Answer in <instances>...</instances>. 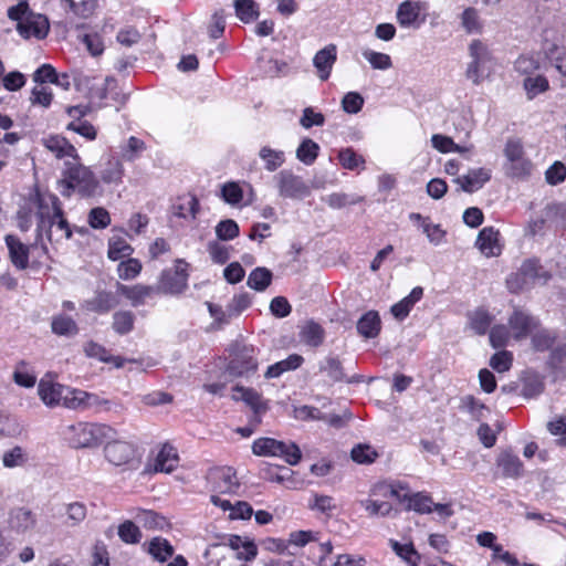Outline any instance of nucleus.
Segmentation results:
<instances>
[{"instance_id": "11", "label": "nucleus", "mask_w": 566, "mask_h": 566, "mask_svg": "<svg viewBox=\"0 0 566 566\" xmlns=\"http://www.w3.org/2000/svg\"><path fill=\"white\" fill-rule=\"evenodd\" d=\"M258 368V361L254 357V348L242 346L228 365V373L233 377L247 376L254 373Z\"/></svg>"}, {"instance_id": "16", "label": "nucleus", "mask_w": 566, "mask_h": 566, "mask_svg": "<svg viewBox=\"0 0 566 566\" xmlns=\"http://www.w3.org/2000/svg\"><path fill=\"white\" fill-rule=\"evenodd\" d=\"M319 370L325 373L333 382L346 381L348 384L360 382V376L347 377L342 361L334 356H327L319 363Z\"/></svg>"}, {"instance_id": "10", "label": "nucleus", "mask_w": 566, "mask_h": 566, "mask_svg": "<svg viewBox=\"0 0 566 566\" xmlns=\"http://www.w3.org/2000/svg\"><path fill=\"white\" fill-rule=\"evenodd\" d=\"M280 197L287 199H303L310 195V187L302 177L291 170H282L274 176Z\"/></svg>"}, {"instance_id": "25", "label": "nucleus", "mask_w": 566, "mask_h": 566, "mask_svg": "<svg viewBox=\"0 0 566 566\" xmlns=\"http://www.w3.org/2000/svg\"><path fill=\"white\" fill-rule=\"evenodd\" d=\"M423 295V289L420 286H416L411 290L410 294L403 297L398 303L394 304L390 308L391 314L395 318L402 321L405 319L413 305L421 300Z\"/></svg>"}, {"instance_id": "62", "label": "nucleus", "mask_w": 566, "mask_h": 566, "mask_svg": "<svg viewBox=\"0 0 566 566\" xmlns=\"http://www.w3.org/2000/svg\"><path fill=\"white\" fill-rule=\"evenodd\" d=\"M144 149L145 143L135 136H130L127 140L126 146L123 147L122 149V155L123 158L126 159L127 161H133L139 157L140 153Z\"/></svg>"}, {"instance_id": "18", "label": "nucleus", "mask_w": 566, "mask_h": 566, "mask_svg": "<svg viewBox=\"0 0 566 566\" xmlns=\"http://www.w3.org/2000/svg\"><path fill=\"white\" fill-rule=\"evenodd\" d=\"M499 231L493 227L483 228L476 238L475 245L485 256H496L501 253Z\"/></svg>"}, {"instance_id": "64", "label": "nucleus", "mask_w": 566, "mask_h": 566, "mask_svg": "<svg viewBox=\"0 0 566 566\" xmlns=\"http://www.w3.org/2000/svg\"><path fill=\"white\" fill-rule=\"evenodd\" d=\"M547 430L551 434L559 437L556 442L560 447H566V417H559L547 423Z\"/></svg>"}, {"instance_id": "3", "label": "nucleus", "mask_w": 566, "mask_h": 566, "mask_svg": "<svg viewBox=\"0 0 566 566\" xmlns=\"http://www.w3.org/2000/svg\"><path fill=\"white\" fill-rule=\"evenodd\" d=\"M36 233L38 238H43V234L48 240L53 237V226L55 219L59 217L62 209V203L56 195L53 193H39L36 196Z\"/></svg>"}, {"instance_id": "24", "label": "nucleus", "mask_w": 566, "mask_h": 566, "mask_svg": "<svg viewBox=\"0 0 566 566\" xmlns=\"http://www.w3.org/2000/svg\"><path fill=\"white\" fill-rule=\"evenodd\" d=\"M357 332L365 338H374L378 336L381 328V321L378 312L369 311L365 313L357 322Z\"/></svg>"}, {"instance_id": "54", "label": "nucleus", "mask_w": 566, "mask_h": 566, "mask_svg": "<svg viewBox=\"0 0 566 566\" xmlns=\"http://www.w3.org/2000/svg\"><path fill=\"white\" fill-rule=\"evenodd\" d=\"M515 70L527 76H532L533 73L539 70V60L534 55H521L515 61Z\"/></svg>"}, {"instance_id": "4", "label": "nucleus", "mask_w": 566, "mask_h": 566, "mask_svg": "<svg viewBox=\"0 0 566 566\" xmlns=\"http://www.w3.org/2000/svg\"><path fill=\"white\" fill-rule=\"evenodd\" d=\"M252 451L259 457H280L291 465L302 458L298 446L294 442H283L273 438H259L252 444Z\"/></svg>"}, {"instance_id": "40", "label": "nucleus", "mask_w": 566, "mask_h": 566, "mask_svg": "<svg viewBox=\"0 0 566 566\" xmlns=\"http://www.w3.org/2000/svg\"><path fill=\"white\" fill-rule=\"evenodd\" d=\"M523 87L527 98L533 99L538 94L546 92L549 88V83L544 75L526 76L523 81Z\"/></svg>"}, {"instance_id": "30", "label": "nucleus", "mask_w": 566, "mask_h": 566, "mask_svg": "<svg viewBox=\"0 0 566 566\" xmlns=\"http://www.w3.org/2000/svg\"><path fill=\"white\" fill-rule=\"evenodd\" d=\"M325 332L323 327L313 322H307L300 332V339L303 344L311 347H318L323 344Z\"/></svg>"}, {"instance_id": "12", "label": "nucleus", "mask_w": 566, "mask_h": 566, "mask_svg": "<svg viewBox=\"0 0 566 566\" xmlns=\"http://www.w3.org/2000/svg\"><path fill=\"white\" fill-rule=\"evenodd\" d=\"M49 29L48 18L34 12L30 13L29 17L20 21V23H17V31L24 39L31 36L43 39L48 35Z\"/></svg>"}, {"instance_id": "36", "label": "nucleus", "mask_w": 566, "mask_h": 566, "mask_svg": "<svg viewBox=\"0 0 566 566\" xmlns=\"http://www.w3.org/2000/svg\"><path fill=\"white\" fill-rule=\"evenodd\" d=\"M272 272L266 268H255L248 276L247 285L258 292L264 291L272 282Z\"/></svg>"}, {"instance_id": "17", "label": "nucleus", "mask_w": 566, "mask_h": 566, "mask_svg": "<svg viewBox=\"0 0 566 566\" xmlns=\"http://www.w3.org/2000/svg\"><path fill=\"white\" fill-rule=\"evenodd\" d=\"M515 339L526 338L536 327L537 319L522 311H515L509 319Z\"/></svg>"}, {"instance_id": "60", "label": "nucleus", "mask_w": 566, "mask_h": 566, "mask_svg": "<svg viewBox=\"0 0 566 566\" xmlns=\"http://www.w3.org/2000/svg\"><path fill=\"white\" fill-rule=\"evenodd\" d=\"M363 56L370 63L374 69L387 70L391 67V59L386 53L375 52L373 50H365Z\"/></svg>"}, {"instance_id": "50", "label": "nucleus", "mask_w": 566, "mask_h": 566, "mask_svg": "<svg viewBox=\"0 0 566 566\" xmlns=\"http://www.w3.org/2000/svg\"><path fill=\"white\" fill-rule=\"evenodd\" d=\"M432 147L441 153H462L465 150V148L457 145L452 138L434 134L431 137Z\"/></svg>"}, {"instance_id": "26", "label": "nucleus", "mask_w": 566, "mask_h": 566, "mask_svg": "<svg viewBox=\"0 0 566 566\" xmlns=\"http://www.w3.org/2000/svg\"><path fill=\"white\" fill-rule=\"evenodd\" d=\"M497 467L505 478L517 479L523 474V463L512 452H502L497 458Z\"/></svg>"}, {"instance_id": "63", "label": "nucleus", "mask_w": 566, "mask_h": 566, "mask_svg": "<svg viewBox=\"0 0 566 566\" xmlns=\"http://www.w3.org/2000/svg\"><path fill=\"white\" fill-rule=\"evenodd\" d=\"M364 105L363 96L357 92H348L342 99V108L348 114H357Z\"/></svg>"}, {"instance_id": "15", "label": "nucleus", "mask_w": 566, "mask_h": 566, "mask_svg": "<svg viewBox=\"0 0 566 566\" xmlns=\"http://www.w3.org/2000/svg\"><path fill=\"white\" fill-rule=\"evenodd\" d=\"M337 60V48L335 44H328L317 51L313 57V65L317 71V75L322 81H326Z\"/></svg>"}, {"instance_id": "55", "label": "nucleus", "mask_w": 566, "mask_h": 566, "mask_svg": "<svg viewBox=\"0 0 566 566\" xmlns=\"http://www.w3.org/2000/svg\"><path fill=\"white\" fill-rule=\"evenodd\" d=\"M352 459L360 464H367L375 461L378 453L368 444H358L350 452Z\"/></svg>"}, {"instance_id": "23", "label": "nucleus", "mask_w": 566, "mask_h": 566, "mask_svg": "<svg viewBox=\"0 0 566 566\" xmlns=\"http://www.w3.org/2000/svg\"><path fill=\"white\" fill-rule=\"evenodd\" d=\"M143 548L159 563L167 562L175 553L174 546L164 537L156 536L143 544Z\"/></svg>"}, {"instance_id": "37", "label": "nucleus", "mask_w": 566, "mask_h": 566, "mask_svg": "<svg viewBox=\"0 0 566 566\" xmlns=\"http://www.w3.org/2000/svg\"><path fill=\"white\" fill-rule=\"evenodd\" d=\"M542 266L535 260H526L522 263L518 269L521 277H523V282H527L528 284L534 283L538 279H543L546 282L549 279V275L546 272L541 273Z\"/></svg>"}, {"instance_id": "1", "label": "nucleus", "mask_w": 566, "mask_h": 566, "mask_svg": "<svg viewBox=\"0 0 566 566\" xmlns=\"http://www.w3.org/2000/svg\"><path fill=\"white\" fill-rule=\"evenodd\" d=\"M61 195L71 197L76 191L83 197H92L98 189V180L93 171L81 163L80 156L64 163Z\"/></svg>"}, {"instance_id": "31", "label": "nucleus", "mask_w": 566, "mask_h": 566, "mask_svg": "<svg viewBox=\"0 0 566 566\" xmlns=\"http://www.w3.org/2000/svg\"><path fill=\"white\" fill-rule=\"evenodd\" d=\"M303 357L297 354L290 355L286 359L277 361L268 367L264 377L265 378H277L283 373L294 370L298 368L303 363Z\"/></svg>"}, {"instance_id": "32", "label": "nucleus", "mask_w": 566, "mask_h": 566, "mask_svg": "<svg viewBox=\"0 0 566 566\" xmlns=\"http://www.w3.org/2000/svg\"><path fill=\"white\" fill-rule=\"evenodd\" d=\"M420 4L418 2L405 1L397 10V20L401 27L408 28L417 23L420 14Z\"/></svg>"}, {"instance_id": "33", "label": "nucleus", "mask_w": 566, "mask_h": 566, "mask_svg": "<svg viewBox=\"0 0 566 566\" xmlns=\"http://www.w3.org/2000/svg\"><path fill=\"white\" fill-rule=\"evenodd\" d=\"M235 15L243 23H251L260 15L259 4L254 0H234Z\"/></svg>"}, {"instance_id": "53", "label": "nucleus", "mask_w": 566, "mask_h": 566, "mask_svg": "<svg viewBox=\"0 0 566 566\" xmlns=\"http://www.w3.org/2000/svg\"><path fill=\"white\" fill-rule=\"evenodd\" d=\"M216 234L220 240H232L239 235V226L232 219L222 220L216 226Z\"/></svg>"}, {"instance_id": "61", "label": "nucleus", "mask_w": 566, "mask_h": 566, "mask_svg": "<svg viewBox=\"0 0 566 566\" xmlns=\"http://www.w3.org/2000/svg\"><path fill=\"white\" fill-rule=\"evenodd\" d=\"M513 363V355L507 350L495 353L490 358V366L497 373H505L510 370Z\"/></svg>"}, {"instance_id": "49", "label": "nucleus", "mask_w": 566, "mask_h": 566, "mask_svg": "<svg viewBox=\"0 0 566 566\" xmlns=\"http://www.w3.org/2000/svg\"><path fill=\"white\" fill-rule=\"evenodd\" d=\"M27 462V454L24 450L17 446L11 450H8L2 455V464L4 468L12 469L21 467Z\"/></svg>"}, {"instance_id": "19", "label": "nucleus", "mask_w": 566, "mask_h": 566, "mask_svg": "<svg viewBox=\"0 0 566 566\" xmlns=\"http://www.w3.org/2000/svg\"><path fill=\"white\" fill-rule=\"evenodd\" d=\"M117 291L127 297L133 306H139L145 304L147 298L153 297L158 294L156 285H142L136 284L133 286H127L123 284H118Z\"/></svg>"}, {"instance_id": "43", "label": "nucleus", "mask_w": 566, "mask_h": 566, "mask_svg": "<svg viewBox=\"0 0 566 566\" xmlns=\"http://www.w3.org/2000/svg\"><path fill=\"white\" fill-rule=\"evenodd\" d=\"M461 25L467 33H480L482 22L478 10L471 7L467 8L461 14Z\"/></svg>"}, {"instance_id": "45", "label": "nucleus", "mask_w": 566, "mask_h": 566, "mask_svg": "<svg viewBox=\"0 0 566 566\" xmlns=\"http://www.w3.org/2000/svg\"><path fill=\"white\" fill-rule=\"evenodd\" d=\"M72 237V229L70 223L64 217V211H61L59 217L55 219V224L53 226V237L51 240H48L51 243H59L63 240H69Z\"/></svg>"}, {"instance_id": "38", "label": "nucleus", "mask_w": 566, "mask_h": 566, "mask_svg": "<svg viewBox=\"0 0 566 566\" xmlns=\"http://www.w3.org/2000/svg\"><path fill=\"white\" fill-rule=\"evenodd\" d=\"M259 157L264 161V168L268 171H275L285 161V154L282 150L273 149L269 146H263L259 151Z\"/></svg>"}, {"instance_id": "29", "label": "nucleus", "mask_w": 566, "mask_h": 566, "mask_svg": "<svg viewBox=\"0 0 566 566\" xmlns=\"http://www.w3.org/2000/svg\"><path fill=\"white\" fill-rule=\"evenodd\" d=\"M544 55L547 62L562 76L566 77V48L557 44H548L544 48Z\"/></svg>"}, {"instance_id": "51", "label": "nucleus", "mask_w": 566, "mask_h": 566, "mask_svg": "<svg viewBox=\"0 0 566 566\" xmlns=\"http://www.w3.org/2000/svg\"><path fill=\"white\" fill-rule=\"evenodd\" d=\"M408 503H409L408 509H411L421 514H429L433 511L432 499L430 496L423 495L421 493H417V494L409 496Z\"/></svg>"}, {"instance_id": "41", "label": "nucleus", "mask_w": 566, "mask_h": 566, "mask_svg": "<svg viewBox=\"0 0 566 566\" xmlns=\"http://www.w3.org/2000/svg\"><path fill=\"white\" fill-rule=\"evenodd\" d=\"M318 151V144L311 138H305L296 149V158L305 165H312L316 160Z\"/></svg>"}, {"instance_id": "9", "label": "nucleus", "mask_w": 566, "mask_h": 566, "mask_svg": "<svg viewBox=\"0 0 566 566\" xmlns=\"http://www.w3.org/2000/svg\"><path fill=\"white\" fill-rule=\"evenodd\" d=\"M104 453L107 461L116 467L127 465L129 469H137L139 461L136 460L135 447L126 441L113 439L106 440Z\"/></svg>"}, {"instance_id": "52", "label": "nucleus", "mask_w": 566, "mask_h": 566, "mask_svg": "<svg viewBox=\"0 0 566 566\" xmlns=\"http://www.w3.org/2000/svg\"><path fill=\"white\" fill-rule=\"evenodd\" d=\"M359 504L365 511L369 514V516H386L388 515L392 506L388 502H378L370 499L359 501Z\"/></svg>"}, {"instance_id": "7", "label": "nucleus", "mask_w": 566, "mask_h": 566, "mask_svg": "<svg viewBox=\"0 0 566 566\" xmlns=\"http://www.w3.org/2000/svg\"><path fill=\"white\" fill-rule=\"evenodd\" d=\"M188 263L184 260H177L174 269H166L161 272L156 284L158 294L178 295L188 286L189 274L187 272Z\"/></svg>"}, {"instance_id": "14", "label": "nucleus", "mask_w": 566, "mask_h": 566, "mask_svg": "<svg viewBox=\"0 0 566 566\" xmlns=\"http://www.w3.org/2000/svg\"><path fill=\"white\" fill-rule=\"evenodd\" d=\"M42 143L56 158L64 159V163L78 156L76 148L61 135H50Z\"/></svg>"}, {"instance_id": "47", "label": "nucleus", "mask_w": 566, "mask_h": 566, "mask_svg": "<svg viewBox=\"0 0 566 566\" xmlns=\"http://www.w3.org/2000/svg\"><path fill=\"white\" fill-rule=\"evenodd\" d=\"M199 210V202L196 197H188L174 206V213L179 218H196Z\"/></svg>"}, {"instance_id": "57", "label": "nucleus", "mask_w": 566, "mask_h": 566, "mask_svg": "<svg viewBox=\"0 0 566 566\" xmlns=\"http://www.w3.org/2000/svg\"><path fill=\"white\" fill-rule=\"evenodd\" d=\"M111 223V216L105 208H93L88 213V224L93 229H105Z\"/></svg>"}, {"instance_id": "48", "label": "nucleus", "mask_w": 566, "mask_h": 566, "mask_svg": "<svg viewBox=\"0 0 566 566\" xmlns=\"http://www.w3.org/2000/svg\"><path fill=\"white\" fill-rule=\"evenodd\" d=\"M73 13L81 18H87L93 13L96 0H62Z\"/></svg>"}, {"instance_id": "8", "label": "nucleus", "mask_w": 566, "mask_h": 566, "mask_svg": "<svg viewBox=\"0 0 566 566\" xmlns=\"http://www.w3.org/2000/svg\"><path fill=\"white\" fill-rule=\"evenodd\" d=\"M507 164L506 174L514 178L528 176L532 170V163L525 158L523 145L518 139H509L504 148Z\"/></svg>"}, {"instance_id": "56", "label": "nucleus", "mask_w": 566, "mask_h": 566, "mask_svg": "<svg viewBox=\"0 0 566 566\" xmlns=\"http://www.w3.org/2000/svg\"><path fill=\"white\" fill-rule=\"evenodd\" d=\"M221 197L227 203L235 206L241 202L243 198V191L239 184L231 181L222 186Z\"/></svg>"}, {"instance_id": "27", "label": "nucleus", "mask_w": 566, "mask_h": 566, "mask_svg": "<svg viewBox=\"0 0 566 566\" xmlns=\"http://www.w3.org/2000/svg\"><path fill=\"white\" fill-rule=\"evenodd\" d=\"M178 464V454L174 447L169 444L163 446L159 450L155 462H154V471L155 472H171Z\"/></svg>"}, {"instance_id": "22", "label": "nucleus", "mask_w": 566, "mask_h": 566, "mask_svg": "<svg viewBox=\"0 0 566 566\" xmlns=\"http://www.w3.org/2000/svg\"><path fill=\"white\" fill-rule=\"evenodd\" d=\"M36 524L35 514L28 507H14L9 513V525L18 533H24Z\"/></svg>"}, {"instance_id": "46", "label": "nucleus", "mask_w": 566, "mask_h": 566, "mask_svg": "<svg viewBox=\"0 0 566 566\" xmlns=\"http://www.w3.org/2000/svg\"><path fill=\"white\" fill-rule=\"evenodd\" d=\"M119 538L126 544H137L142 539V532L132 521H125L118 526Z\"/></svg>"}, {"instance_id": "58", "label": "nucleus", "mask_w": 566, "mask_h": 566, "mask_svg": "<svg viewBox=\"0 0 566 566\" xmlns=\"http://www.w3.org/2000/svg\"><path fill=\"white\" fill-rule=\"evenodd\" d=\"M53 99L52 91L46 86H35L31 91L30 102L32 105H40L48 108Z\"/></svg>"}, {"instance_id": "13", "label": "nucleus", "mask_w": 566, "mask_h": 566, "mask_svg": "<svg viewBox=\"0 0 566 566\" xmlns=\"http://www.w3.org/2000/svg\"><path fill=\"white\" fill-rule=\"evenodd\" d=\"M212 490L218 493H234L239 488L235 472L230 467L217 468L209 473Z\"/></svg>"}, {"instance_id": "44", "label": "nucleus", "mask_w": 566, "mask_h": 566, "mask_svg": "<svg viewBox=\"0 0 566 566\" xmlns=\"http://www.w3.org/2000/svg\"><path fill=\"white\" fill-rule=\"evenodd\" d=\"M134 314L129 311H119L113 315V328L120 335L128 334L134 327Z\"/></svg>"}, {"instance_id": "20", "label": "nucleus", "mask_w": 566, "mask_h": 566, "mask_svg": "<svg viewBox=\"0 0 566 566\" xmlns=\"http://www.w3.org/2000/svg\"><path fill=\"white\" fill-rule=\"evenodd\" d=\"M491 179V170L486 168L470 169L467 175L458 177L455 181L465 192H474L481 189Z\"/></svg>"}, {"instance_id": "42", "label": "nucleus", "mask_w": 566, "mask_h": 566, "mask_svg": "<svg viewBox=\"0 0 566 566\" xmlns=\"http://www.w3.org/2000/svg\"><path fill=\"white\" fill-rule=\"evenodd\" d=\"M338 160L340 165L348 170L364 168L365 159L358 155L352 147L343 148L338 153Z\"/></svg>"}, {"instance_id": "5", "label": "nucleus", "mask_w": 566, "mask_h": 566, "mask_svg": "<svg viewBox=\"0 0 566 566\" xmlns=\"http://www.w3.org/2000/svg\"><path fill=\"white\" fill-rule=\"evenodd\" d=\"M4 240L9 250L10 260L19 270H25L29 266L30 254L38 259L48 254V248L43 243V238L39 239L36 237L34 243L30 245L22 243L19 238L12 234H7Z\"/></svg>"}, {"instance_id": "59", "label": "nucleus", "mask_w": 566, "mask_h": 566, "mask_svg": "<svg viewBox=\"0 0 566 566\" xmlns=\"http://www.w3.org/2000/svg\"><path fill=\"white\" fill-rule=\"evenodd\" d=\"M67 130H72L87 140H94L97 136L96 128L87 120H72L66 126Z\"/></svg>"}, {"instance_id": "34", "label": "nucleus", "mask_w": 566, "mask_h": 566, "mask_svg": "<svg viewBox=\"0 0 566 566\" xmlns=\"http://www.w3.org/2000/svg\"><path fill=\"white\" fill-rule=\"evenodd\" d=\"M51 329L54 334L65 337H73L78 333L75 321L63 314L52 317Z\"/></svg>"}, {"instance_id": "21", "label": "nucleus", "mask_w": 566, "mask_h": 566, "mask_svg": "<svg viewBox=\"0 0 566 566\" xmlns=\"http://www.w3.org/2000/svg\"><path fill=\"white\" fill-rule=\"evenodd\" d=\"M66 389L67 386L41 380L38 386V394L43 403L52 408L59 405H63Z\"/></svg>"}, {"instance_id": "35", "label": "nucleus", "mask_w": 566, "mask_h": 566, "mask_svg": "<svg viewBox=\"0 0 566 566\" xmlns=\"http://www.w3.org/2000/svg\"><path fill=\"white\" fill-rule=\"evenodd\" d=\"M87 391L67 387L64 394L63 407L72 410H87Z\"/></svg>"}, {"instance_id": "28", "label": "nucleus", "mask_w": 566, "mask_h": 566, "mask_svg": "<svg viewBox=\"0 0 566 566\" xmlns=\"http://www.w3.org/2000/svg\"><path fill=\"white\" fill-rule=\"evenodd\" d=\"M232 398L234 400L244 401L249 407H251L252 410L266 411L268 409L266 403L262 400L261 395L252 388L235 386L233 388Z\"/></svg>"}, {"instance_id": "6", "label": "nucleus", "mask_w": 566, "mask_h": 566, "mask_svg": "<svg viewBox=\"0 0 566 566\" xmlns=\"http://www.w3.org/2000/svg\"><path fill=\"white\" fill-rule=\"evenodd\" d=\"M471 62L465 70V76L478 85L489 73L492 63V55L486 44L480 40H473L469 45Z\"/></svg>"}, {"instance_id": "39", "label": "nucleus", "mask_w": 566, "mask_h": 566, "mask_svg": "<svg viewBox=\"0 0 566 566\" xmlns=\"http://www.w3.org/2000/svg\"><path fill=\"white\" fill-rule=\"evenodd\" d=\"M124 176V167L120 160L109 159L101 171V179L105 184L118 185Z\"/></svg>"}, {"instance_id": "2", "label": "nucleus", "mask_w": 566, "mask_h": 566, "mask_svg": "<svg viewBox=\"0 0 566 566\" xmlns=\"http://www.w3.org/2000/svg\"><path fill=\"white\" fill-rule=\"evenodd\" d=\"M116 434L115 429L104 423L77 422L67 428L70 446L75 449L96 448Z\"/></svg>"}]
</instances>
